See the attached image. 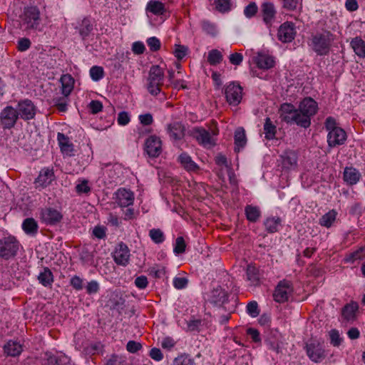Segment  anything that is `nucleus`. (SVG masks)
Returning <instances> with one entry per match:
<instances>
[{
	"instance_id": "1a4fd4ad",
	"label": "nucleus",
	"mask_w": 365,
	"mask_h": 365,
	"mask_svg": "<svg viewBox=\"0 0 365 365\" xmlns=\"http://www.w3.org/2000/svg\"><path fill=\"white\" fill-rule=\"evenodd\" d=\"M18 115L24 120H29L34 118L36 113V108L34 103L29 99H24L18 103L16 109Z\"/></svg>"
},
{
	"instance_id": "6e6d98bb",
	"label": "nucleus",
	"mask_w": 365,
	"mask_h": 365,
	"mask_svg": "<svg viewBox=\"0 0 365 365\" xmlns=\"http://www.w3.org/2000/svg\"><path fill=\"white\" fill-rule=\"evenodd\" d=\"M85 288L88 295H93L99 292L100 284L96 280H91L87 283Z\"/></svg>"
},
{
	"instance_id": "ea45409f",
	"label": "nucleus",
	"mask_w": 365,
	"mask_h": 365,
	"mask_svg": "<svg viewBox=\"0 0 365 365\" xmlns=\"http://www.w3.org/2000/svg\"><path fill=\"white\" fill-rule=\"evenodd\" d=\"M365 258V246L361 247L356 251L349 253L344 258V262L347 263L354 264L357 261H360Z\"/></svg>"
},
{
	"instance_id": "58836bf2",
	"label": "nucleus",
	"mask_w": 365,
	"mask_h": 365,
	"mask_svg": "<svg viewBox=\"0 0 365 365\" xmlns=\"http://www.w3.org/2000/svg\"><path fill=\"white\" fill-rule=\"evenodd\" d=\"M247 279L253 285L258 284L259 282V272L253 264H248L246 269Z\"/></svg>"
},
{
	"instance_id": "a211bd4d",
	"label": "nucleus",
	"mask_w": 365,
	"mask_h": 365,
	"mask_svg": "<svg viewBox=\"0 0 365 365\" xmlns=\"http://www.w3.org/2000/svg\"><path fill=\"white\" fill-rule=\"evenodd\" d=\"M166 132L173 141H180L185 135V127L179 121L170 123L166 125Z\"/></svg>"
},
{
	"instance_id": "bf43d9fd",
	"label": "nucleus",
	"mask_w": 365,
	"mask_h": 365,
	"mask_svg": "<svg viewBox=\"0 0 365 365\" xmlns=\"http://www.w3.org/2000/svg\"><path fill=\"white\" fill-rule=\"evenodd\" d=\"M148 272L150 275L153 276L156 279L161 278L165 274V267H159L158 265L150 267Z\"/></svg>"
},
{
	"instance_id": "c9c22d12",
	"label": "nucleus",
	"mask_w": 365,
	"mask_h": 365,
	"mask_svg": "<svg viewBox=\"0 0 365 365\" xmlns=\"http://www.w3.org/2000/svg\"><path fill=\"white\" fill-rule=\"evenodd\" d=\"M146 11L152 13L154 15H162L165 11L164 4L161 1L150 0L146 6Z\"/></svg>"
},
{
	"instance_id": "f3484780",
	"label": "nucleus",
	"mask_w": 365,
	"mask_h": 365,
	"mask_svg": "<svg viewBox=\"0 0 365 365\" xmlns=\"http://www.w3.org/2000/svg\"><path fill=\"white\" fill-rule=\"evenodd\" d=\"M279 158L282 169L292 170L297 168L298 155L296 151L292 150H285Z\"/></svg>"
},
{
	"instance_id": "f03ea898",
	"label": "nucleus",
	"mask_w": 365,
	"mask_h": 365,
	"mask_svg": "<svg viewBox=\"0 0 365 365\" xmlns=\"http://www.w3.org/2000/svg\"><path fill=\"white\" fill-rule=\"evenodd\" d=\"M318 106L312 98H305L299 103L298 108L299 121L297 125L307 128L311 125V117L317 113Z\"/></svg>"
},
{
	"instance_id": "4be33fe9",
	"label": "nucleus",
	"mask_w": 365,
	"mask_h": 365,
	"mask_svg": "<svg viewBox=\"0 0 365 365\" xmlns=\"http://www.w3.org/2000/svg\"><path fill=\"white\" fill-rule=\"evenodd\" d=\"M116 202L120 207H128L133 205L134 201L133 192L125 188H120L115 192Z\"/></svg>"
},
{
	"instance_id": "f257e3e1",
	"label": "nucleus",
	"mask_w": 365,
	"mask_h": 365,
	"mask_svg": "<svg viewBox=\"0 0 365 365\" xmlns=\"http://www.w3.org/2000/svg\"><path fill=\"white\" fill-rule=\"evenodd\" d=\"M335 38V35L330 31L322 29L311 35L309 46L318 56H326L329 54Z\"/></svg>"
},
{
	"instance_id": "0e129e2a",
	"label": "nucleus",
	"mask_w": 365,
	"mask_h": 365,
	"mask_svg": "<svg viewBox=\"0 0 365 365\" xmlns=\"http://www.w3.org/2000/svg\"><path fill=\"white\" fill-rule=\"evenodd\" d=\"M70 284L74 289L79 291L83 288V280L79 276L74 275L70 280Z\"/></svg>"
},
{
	"instance_id": "2eb2a0df",
	"label": "nucleus",
	"mask_w": 365,
	"mask_h": 365,
	"mask_svg": "<svg viewBox=\"0 0 365 365\" xmlns=\"http://www.w3.org/2000/svg\"><path fill=\"white\" fill-rule=\"evenodd\" d=\"M144 150L150 157H158L162 152L160 138L155 135L149 136L145 140Z\"/></svg>"
},
{
	"instance_id": "b1692460",
	"label": "nucleus",
	"mask_w": 365,
	"mask_h": 365,
	"mask_svg": "<svg viewBox=\"0 0 365 365\" xmlns=\"http://www.w3.org/2000/svg\"><path fill=\"white\" fill-rule=\"evenodd\" d=\"M57 140L63 154L69 156L73 155V145L70 142L68 136L62 133H58Z\"/></svg>"
},
{
	"instance_id": "f704fd0d",
	"label": "nucleus",
	"mask_w": 365,
	"mask_h": 365,
	"mask_svg": "<svg viewBox=\"0 0 365 365\" xmlns=\"http://www.w3.org/2000/svg\"><path fill=\"white\" fill-rule=\"evenodd\" d=\"M178 160L183 168L187 171H195L198 169L197 165L186 153H181L178 157Z\"/></svg>"
},
{
	"instance_id": "a878e982",
	"label": "nucleus",
	"mask_w": 365,
	"mask_h": 365,
	"mask_svg": "<svg viewBox=\"0 0 365 365\" xmlns=\"http://www.w3.org/2000/svg\"><path fill=\"white\" fill-rule=\"evenodd\" d=\"M259 68L267 70L274 66V57L266 53H259L255 60Z\"/></svg>"
},
{
	"instance_id": "37998d69",
	"label": "nucleus",
	"mask_w": 365,
	"mask_h": 365,
	"mask_svg": "<svg viewBox=\"0 0 365 365\" xmlns=\"http://www.w3.org/2000/svg\"><path fill=\"white\" fill-rule=\"evenodd\" d=\"M223 60L222 53L217 49H212L208 52L207 62L211 66H216L220 64Z\"/></svg>"
},
{
	"instance_id": "6e6552de",
	"label": "nucleus",
	"mask_w": 365,
	"mask_h": 365,
	"mask_svg": "<svg viewBox=\"0 0 365 365\" xmlns=\"http://www.w3.org/2000/svg\"><path fill=\"white\" fill-rule=\"evenodd\" d=\"M226 101L230 105L237 106L242 98V88L235 82H231L225 89Z\"/></svg>"
},
{
	"instance_id": "6ab92c4d",
	"label": "nucleus",
	"mask_w": 365,
	"mask_h": 365,
	"mask_svg": "<svg viewBox=\"0 0 365 365\" xmlns=\"http://www.w3.org/2000/svg\"><path fill=\"white\" fill-rule=\"evenodd\" d=\"M346 138V133L341 128L329 131L327 134L328 145L330 148L341 145L344 144Z\"/></svg>"
},
{
	"instance_id": "0eeeda50",
	"label": "nucleus",
	"mask_w": 365,
	"mask_h": 365,
	"mask_svg": "<svg viewBox=\"0 0 365 365\" xmlns=\"http://www.w3.org/2000/svg\"><path fill=\"white\" fill-rule=\"evenodd\" d=\"M40 219L46 225H56L63 219L62 213L57 209L51 207H45L40 210Z\"/></svg>"
},
{
	"instance_id": "412c9836",
	"label": "nucleus",
	"mask_w": 365,
	"mask_h": 365,
	"mask_svg": "<svg viewBox=\"0 0 365 365\" xmlns=\"http://www.w3.org/2000/svg\"><path fill=\"white\" fill-rule=\"evenodd\" d=\"M262 19L267 27H271L275 19L277 11L271 2H264L261 6Z\"/></svg>"
},
{
	"instance_id": "c756f323",
	"label": "nucleus",
	"mask_w": 365,
	"mask_h": 365,
	"mask_svg": "<svg viewBox=\"0 0 365 365\" xmlns=\"http://www.w3.org/2000/svg\"><path fill=\"white\" fill-rule=\"evenodd\" d=\"M22 229L26 234L34 236L38 232V225L33 217H28L23 221Z\"/></svg>"
},
{
	"instance_id": "dca6fc26",
	"label": "nucleus",
	"mask_w": 365,
	"mask_h": 365,
	"mask_svg": "<svg viewBox=\"0 0 365 365\" xmlns=\"http://www.w3.org/2000/svg\"><path fill=\"white\" fill-rule=\"evenodd\" d=\"M130 256V250L123 242L119 243L113 253L114 262L118 265L123 267H125L129 263Z\"/></svg>"
},
{
	"instance_id": "864d4df0",
	"label": "nucleus",
	"mask_w": 365,
	"mask_h": 365,
	"mask_svg": "<svg viewBox=\"0 0 365 365\" xmlns=\"http://www.w3.org/2000/svg\"><path fill=\"white\" fill-rule=\"evenodd\" d=\"M186 249V243L182 237H178L175 240L173 252L176 255L184 253Z\"/></svg>"
},
{
	"instance_id": "c03bdc74",
	"label": "nucleus",
	"mask_w": 365,
	"mask_h": 365,
	"mask_svg": "<svg viewBox=\"0 0 365 365\" xmlns=\"http://www.w3.org/2000/svg\"><path fill=\"white\" fill-rule=\"evenodd\" d=\"M336 212L332 210L324 214L319 220V224L326 227H330L335 221Z\"/></svg>"
},
{
	"instance_id": "cd10ccee",
	"label": "nucleus",
	"mask_w": 365,
	"mask_h": 365,
	"mask_svg": "<svg viewBox=\"0 0 365 365\" xmlns=\"http://www.w3.org/2000/svg\"><path fill=\"white\" fill-rule=\"evenodd\" d=\"M358 309V304L352 301L343 307L341 310L342 317L346 321H353L356 319V312Z\"/></svg>"
},
{
	"instance_id": "bb28decb",
	"label": "nucleus",
	"mask_w": 365,
	"mask_h": 365,
	"mask_svg": "<svg viewBox=\"0 0 365 365\" xmlns=\"http://www.w3.org/2000/svg\"><path fill=\"white\" fill-rule=\"evenodd\" d=\"M38 282L45 287L51 288L54 281V277L48 267H43L37 277Z\"/></svg>"
},
{
	"instance_id": "79ce46f5",
	"label": "nucleus",
	"mask_w": 365,
	"mask_h": 365,
	"mask_svg": "<svg viewBox=\"0 0 365 365\" xmlns=\"http://www.w3.org/2000/svg\"><path fill=\"white\" fill-rule=\"evenodd\" d=\"M275 336L276 339H274L270 336H267L264 340L265 343L268 345L269 349L274 351L276 353H279L280 350V343H281V335L277 330H275Z\"/></svg>"
},
{
	"instance_id": "69168bd1",
	"label": "nucleus",
	"mask_w": 365,
	"mask_h": 365,
	"mask_svg": "<svg viewBox=\"0 0 365 365\" xmlns=\"http://www.w3.org/2000/svg\"><path fill=\"white\" fill-rule=\"evenodd\" d=\"M147 43L151 51H157L160 48L161 43L157 37L153 36L148 38Z\"/></svg>"
},
{
	"instance_id": "338daca9",
	"label": "nucleus",
	"mask_w": 365,
	"mask_h": 365,
	"mask_svg": "<svg viewBox=\"0 0 365 365\" xmlns=\"http://www.w3.org/2000/svg\"><path fill=\"white\" fill-rule=\"evenodd\" d=\"M91 113L97 114L103 109V104L101 101L97 100L91 101L88 105Z\"/></svg>"
},
{
	"instance_id": "052dcab7",
	"label": "nucleus",
	"mask_w": 365,
	"mask_h": 365,
	"mask_svg": "<svg viewBox=\"0 0 365 365\" xmlns=\"http://www.w3.org/2000/svg\"><path fill=\"white\" fill-rule=\"evenodd\" d=\"M66 97H59L53 99L54 106L57 107L60 112H66L68 109Z\"/></svg>"
},
{
	"instance_id": "13d9d810",
	"label": "nucleus",
	"mask_w": 365,
	"mask_h": 365,
	"mask_svg": "<svg viewBox=\"0 0 365 365\" xmlns=\"http://www.w3.org/2000/svg\"><path fill=\"white\" fill-rule=\"evenodd\" d=\"M175 47V48L173 52L174 56L178 60L182 59L187 55L188 48L185 46L178 44H176Z\"/></svg>"
},
{
	"instance_id": "774afa93",
	"label": "nucleus",
	"mask_w": 365,
	"mask_h": 365,
	"mask_svg": "<svg viewBox=\"0 0 365 365\" xmlns=\"http://www.w3.org/2000/svg\"><path fill=\"white\" fill-rule=\"evenodd\" d=\"M138 119L143 125H150L153 123V115L150 113L140 115Z\"/></svg>"
},
{
	"instance_id": "3c124183",
	"label": "nucleus",
	"mask_w": 365,
	"mask_h": 365,
	"mask_svg": "<svg viewBox=\"0 0 365 365\" xmlns=\"http://www.w3.org/2000/svg\"><path fill=\"white\" fill-rule=\"evenodd\" d=\"M94 255L87 248H83L80 254V259L84 264H91L93 262Z\"/></svg>"
},
{
	"instance_id": "aec40b11",
	"label": "nucleus",
	"mask_w": 365,
	"mask_h": 365,
	"mask_svg": "<svg viewBox=\"0 0 365 365\" xmlns=\"http://www.w3.org/2000/svg\"><path fill=\"white\" fill-rule=\"evenodd\" d=\"M208 301L214 306L220 307L228 302V294L220 286L213 288Z\"/></svg>"
},
{
	"instance_id": "39448f33",
	"label": "nucleus",
	"mask_w": 365,
	"mask_h": 365,
	"mask_svg": "<svg viewBox=\"0 0 365 365\" xmlns=\"http://www.w3.org/2000/svg\"><path fill=\"white\" fill-rule=\"evenodd\" d=\"M22 25L26 30H40V11L36 6L24 8L21 16Z\"/></svg>"
},
{
	"instance_id": "e433bc0d",
	"label": "nucleus",
	"mask_w": 365,
	"mask_h": 365,
	"mask_svg": "<svg viewBox=\"0 0 365 365\" xmlns=\"http://www.w3.org/2000/svg\"><path fill=\"white\" fill-rule=\"evenodd\" d=\"M263 129L267 140H270L275 138L277 127L268 117L265 118Z\"/></svg>"
},
{
	"instance_id": "72a5a7b5",
	"label": "nucleus",
	"mask_w": 365,
	"mask_h": 365,
	"mask_svg": "<svg viewBox=\"0 0 365 365\" xmlns=\"http://www.w3.org/2000/svg\"><path fill=\"white\" fill-rule=\"evenodd\" d=\"M61 93L65 97H68L73 88V78L71 75H63L61 77Z\"/></svg>"
},
{
	"instance_id": "4c0bfd02",
	"label": "nucleus",
	"mask_w": 365,
	"mask_h": 365,
	"mask_svg": "<svg viewBox=\"0 0 365 365\" xmlns=\"http://www.w3.org/2000/svg\"><path fill=\"white\" fill-rule=\"evenodd\" d=\"M245 212L247 220L251 222H256L261 216V211L257 206L247 205Z\"/></svg>"
},
{
	"instance_id": "473e14b6",
	"label": "nucleus",
	"mask_w": 365,
	"mask_h": 365,
	"mask_svg": "<svg viewBox=\"0 0 365 365\" xmlns=\"http://www.w3.org/2000/svg\"><path fill=\"white\" fill-rule=\"evenodd\" d=\"M282 220L279 217H269L264 221L265 230L269 233H274L278 231L281 225Z\"/></svg>"
},
{
	"instance_id": "4468645a",
	"label": "nucleus",
	"mask_w": 365,
	"mask_h": 365,
	"mask_svg": "<svg viewBox=\"0 0 365 365\" xmlns=\"http://www.w3.org/2000/svg\"><path fill=\"white\" fill-rule=\"evenodd\" d=\"M190 135L204 147H212L215 142L208 130L202 127H195L190 130Z\"/></svg>"
},
{
	"instance_id": "4d7b16f0",
	"label": "nucleus",
	"mask_w": 365,
	"mask_h": 365,
	"mask_svg": "<svg viewBox=\"0 0 365 365\" xmlns=\"http://www.w3.org/2000/svg\"><path fill=\"white\" fill-rule=\"evenodd\" d=\"M258 11L257 6L255 2H250L244 9V14L247 18L255 16Z\"/></svg>"
},
{
	"instance_id": "2f4dec72",
	"label": "nucleus",
	"mask_w": 365,
	"mask_h": 365,
	"mask_svg": "<svg viewBox=\"0 0 365 365\" xmlns=\"http://www.w3.org/2000/svg\"><path fill=\"white\" fill-rule=\"evenodd\" d=\"M350 45L354 53L360 58H365V41L360 37L352 38Z\"/></svg>"
},
{
	"instance_id": "49530a36",
	"label": "nucleus",
	"mask_w": 365,
	"mask_h": 365,
	"mask_svg": "<svg viewBox=\"0 0 365 365\" xmlns=\"http://www.w3.org/2000/svg\"><path fill=\"white\" fill-rule=\"evenodd\" d=\"M172 365H195L194 359L187 354H181L176 357Z\"/></svg>"
},
{
	"instance_id": "a19ab883",
	"label": "nucleus",
	"mask_w": 365,
	"mask_h": 365,
	"mask_svg": "<svg viewBox=\"0 0 365 365\" xmlns=\"http://www.w3.org/2000/svg\"><path fill=\"white\" fill-rule=\"evenodd\" d=\"M93 24L91 23V20L87 18L83 19L78 27L79 34L83 39H85L89 36L91 32L93 31Z\"/></svg>"
},
{
	"instance_id": "7c9ffc66",
	"label": "nucleus",
	"mask_w": 365,
	"mask_h": 365,
	"mask_svg": "<svg viewBox=\"0 0 365 365\" xmlns=\"http://www.w3.org/2000/svg\"><path fill=\"white\" fill-rule=\"evenodd\" d=\"M4 351L8 356H16L21 353L22 346L19 342L10 340L4 346Z\"/></svg>"
},
{
	"instance_id": "c85d7f7f",
	"label": "nucleus",
	"mask_w": 365,
	"mask_h": 365,
	"mask_svg": "<svg viewBox=\"0 0 365 365\" xmlns=\"http://www.w3.org/2000/svg\"><path fill=\"white\" fill-rule=\"evenodd\" d=\"M234 138L235 145V150L239 152L247 143L245 131L243 128L240 127L236 129Z\"/></svg>"
},
{
	"instance_id": "603ef678",
	"label": "nucleus",
	"mask_w": 365,
	"mask_h": 365,
	"mask_svg": "<svg viewBox=\"0 0 365 365\" xmlns=\"http://www.w3.org/2000/svg\"><path fill=\"white\" fill-rule=\"evenodd\" d=\"M202 29L205 33L208 35L215 36L217 34V29L214 24L210 22L209 21H202L201 22Z\"/></svg>"
},
{
	"instance_id": "20e7f679",
	"label": "nucleus",
	"mask_w": 365,
	"mask_h": 365,
	"mask_svg": "<svg viewBox=\"0 0 365 365\" xmlns=\"http://www.w3.org/2000/svg\"><path fill=\"white\" fill-rule=\"evenodd\" d=\"M20 247L19 240L14 236L0 239V258L9 260L16 257Z\"/></svg>"
},
{
	"instance_id": "ddd939ff",
	"label": "nucleus",
	"mask_w": 365,
	"mask_h": 365,
	"mask_svg": "<svg viewBox=\"0 0 365 365\" xmlns=\"http://www.w3.org/2000/svg\"><path fill=\"white\" fill-rule=\"evenodd\" d=\"M292 292V283L287 280H282L277 284L273 294L274 299L279 303H284L288 300L289 294Z\"/></svg>"
},
{
	"instance_id": "680f3d73",
	"label": "nucleus",
	"mask_w": 365,
	"mask_h": 365,
	"mask_svg": "<svg viewBox=\"0 0 365 365\" xmlns=\"http://www.w3.org/2000/svg\"><path fill=\"white\" fill-rule=\"evenodd\" d=\"M247 312L252 317H256L259 314L258 304L257 302L252 301L247 305Z\"/></svg>"
},
{
	"instance_id": "7ed1b4c3",
	"label": "nucleus",
	"mask_w": 365,
	"mask_h": 365,
	"mask_svg": "<svg viewBox=\"0 0 365 365\" xmlns=\"http://www.w3.org/2000/svg\"><path fill=\"white\" fill-rule=\"evenodd\" d=\"M163 70L158 65L152 66L147 79V90L150 94L155 96L160 93V86L163 83Z\"/></svg>"
},
{
	"instance_id": "5fc2aeb1",
	"label": "nucleus",
	"mask_w": 365,
	"mask_h": 365,
	"mask_svg": "<svg viewBox=\"0 0 365 365\" xmlns=\"http://www.w3.org/2000/svg\"><path fill=\"white\" fill-rule=\"evenodd\" d=\"M187 331H199L202 325V320L200 319H192L187 322Z\"/></svg>"
},
{
	"instance_id": "393cba45",
	"label": "nucleus",
	"mask_w": 365,
	"mask_h": 365,
	"mask_svg": "<svg viewBox=\"0 0 365 365\" xmlns=\"http://www.w3.org/2000/svg\"><path fill=\"white\" fill-rule=\"evenodd\" d=\"M361 175L358 170L353 167H346L344 170V180L350 185L356 184Z\"/></svg>"
},
{
	"instance_id": "09e8293b",
	"label": "nucleus",
	"mask_w": 365,
	"mask_h": 365,
	"mask_svg": "<svg viewBox=\"0 0 365 365\" xmlns=\"http://www.w3.org/2000/svg\"><path fill=\"white\" fill-rule=\"evenodd\" d=\"M149 236L151 240L156 244H160L164 242L165 236L163 231L160 229H151L149 231Z\"/></svg>"
},
{
	"instance_id": "423d86ee",
	"label": "nucleus",
	"mask_w": 365,
	"mask_h": 365,
	"mask_svg": "<svg viewBox=\"0 0 365 365\" xmlns=\"http://www.w3.org/2000/svg\"><path fill=\"white\" fill-rule=\"evenodd\" d=\"M305 349L309 358L316 363L320 362L326 356L324 344L318 340L312 339L309 342H307Z\"/></svg>"
},
{
	"instance_id": "de8ad7c7",
	"label": "nucleus",
	"mask_w": 365,
	"mask_h": 365,
	"mask_svg": "<svg viewBox=\"0 0 365 365\" xmlns=\"http://www.w3.org/2000/svg\"><path fill=\"white\" fill-rule=\"evenodd\" d=\"M103 68L98 66H93L90 69V76L93 81H98L104 77Z\"/></svg>"
},
{
	"instance_id": "5701e85b",
	"label": "nucleus",
	"mask_w": 365,
	"mask_h": 365,
	"mask_svg": "<svg viewBox=\"0 0 365 365\" xmlns=\"http://www.w3.org/2000/svg\"><path fill=\"white\" fill-rule=\"evenodd\" d=\"M54 180V173L52 168H43L35 180L36 187L44 188L49 185Z\"/></svg>"
},
{
	"instance_id": "e2e57ef3",
	"label": "nucleus",
	"mask_w": 365,
	"mask_h": 365,
	"mask_svg": "<svg viewBox=\"0 0 365 365\" xmlns=\"http://www.w3.org/2000/svg\"><path fill=\"white\" fill-rule=\"evenodd\" d=\"M173 286L177 289H182L187 287L188 279L186 277H175L173 281Z\"/></svg>"
},
{
	"instance_id": "8fccbe9b",
	"label": "nucleus",
	"mask_w": 365,
	"mask_h": 365,
	"mask_svg": "<svg viewBox=\"0 0 365 365\" xmlns=\"http://www.w3.org/2000/svg\"><path fill=\"white\" fill-rule=\"evenodd\" d=\"M215 9L221 12L225 13L231 9V0H215Z\"/></svg>"
},
{
	"instance_id": "f8f14e48",
	"label": "nucleus",
	"mask_w": 365,
	"mask_h": 365,
	"mask_svg": "<svg viewBox=\"0 0 365 365\" xmlns=\"http://www.w3.org/2000/svg\"><path fill=\"white\" fill-rule=\"evenodd\" d=\"M296 36L295 25L291 21H286L278 29L277 37L282 43L292 42Z\"/></svg>"
},
{
	"instance_id": "9d476101",
	"label": "nucleus",
	"mask_w": 365,
	"mask_h": 365,
	"mask_svg": "<svg viewBox=\"0 0 365 365\" xmlns=\"http://www.w3.org/2000/svg\"><path fill=\"white\" fill-rule=\"evenodd\" d=\"M280 118L287 123H295L299 121L298 109L292 103H282L279 108Z\"/></svg>"
},
{
	"instance_id": "a18cd8bd",
	"label": "nucleus",
	"mask_w": 365,
	"mask_h": 365,
	"mask_svg": "<svg viewBox=\"0 0 365 365\" xmlns=\"http://www.w3.org/2000/svg\"><path fill=\"white\" fill-rule=\"evenodd\" d=\"M282 7L287 11H296L302 7V0H281Z\"/></svg>"
},
{
	"instance_id": "9b49d317",
	"label": "nucleus",
	"mask_w": 365,
	"mask_h": 365,
	"mask_svg": "<svg viewBox=\"0 0 365 365\" xmlns=\"http://www.w3.org/2000/svg\"><path fill=\"white\" fill-rule=\"evenodd\" d=\"M19 118L16 110L12 106H8L4 108L1 114V123L4 129H10L13 128Z\"/></svg>"
}]
</instances>
